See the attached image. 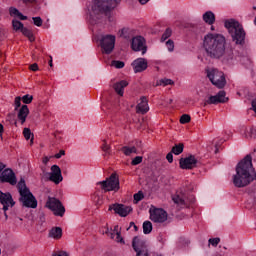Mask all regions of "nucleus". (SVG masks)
I'll return each mask as SVG.
<instances>
[{
	"instance_id": "nucleus-3",
	"label": "nucleus",
	"mask_w": 256,
	"mask_h": 256,
	"mask_svg": "<svg viewBox=\"0 0 256 256\" xmlns=\"http://www.w3.org/2000/svg\"><path fill=\"white\" fill-rule=\"evenodd\" d=\"M121 0H94L92 5V12L90 13V23L91 25H96L101 21L103 15L109 16L113 9H115Z\"/></svg>"
},
{
	"instance_id": "nucleus-31",
	"label": "nucleus",
	"mask_w": 256,
	"mask_h": 256,
	"mask_svg": "<svg viewBox=\"0 0 256 256\" xmlns=\"http://www.w3.org/2000/svg\"><path fill=\"white\" fill-rule=\"evenodd\" d=\"M151 231H153V224L151 223V221H145L143 223L144 235H149V233H151Z\"/></svg>"
},
{
	"instance_id": "nucleus-12",
	"label": "nucleus",
	"mask_w": 256,
	"mask_h": 256,
	"mask_svg": "<svg viewBox=\"0 0 256 256\" xmlns=\"http://www.w3.org/2000/svg\"><path fill=\"white\" fill-rule=\"evenodd\" d=\"M179 165L180 169H195L199 165V159L195 155H189L186 158H180Z\"/></svg>"
},
{
	"instance_id": "nucleus-58",
	"label": "nucleus",
	"mask_w": 256,
	"mask_h": 256,
	"mask_svg": "<svg viewBox=\"0 0 256 256\" xmlns=\"http://www.w3.org/2000/svg\"><path fill=\"white\" fill-rule=\"evenodd\" d=\"M3 37H5V30H0V41L3 40Z\"/></svg>"
},
{
	"instance_id": "nucleus-36",
	"label": "nucleus",
	"mask_w": 256,
	"mask_h": 256,
	"mask_svg": "<svg viewBox=\"0 0 256 256\" xmlns=\"http://www.w3.org/2000/svg\"><path fill=\"white\" fill-rule=\"evenodd\" d=\"M171 35H173V30H171V28H167L164 33L162 34L161 37V42H165L167 41V39H169V37H171Z\"/></svg>"
},
{
	"instance_id": "nucleus-1",
	"label": "nucleus",
	"mask_w": 256,
	"mask_h": 256,
	"mask_svg": "<svg viewBox=\"0 0 256 256\" xmlns=\"http://www.w3.org/2000/svg\"><path fill=\"white\" fill-rule=\"evenodd\" d=\"M203 49L209 59L221 61L224 65H233L235 53L233 49H227V39L223 34H206L203 38Z\"/></svg>"
},
{
	"instance_id": "nucleus-7",
	"label": "nucleus",
	"mask_w": 256,
	"mask_h": 256,
	"mask_svg": "<svg viewBox=\"0 0 256 256\" xmlns=\"http://www.w3.org/2000/svg\"><path fill=\"white\" fill-rule=\"evenodd\" d=\"M132 248L134 249L136 256H149L147 241L139 236L133 238Z\"/></svg>"
},
{
	"instance_id": "nucleus-5",
	"label": "nucleus",
	"mask_w": 256,
	"mask_h": 256,
	"mask_svg": "<svg viewBox=\"0 0 256 256\" xmlns=\"http://www.w3.org/2000/svg\"><path fill=\"white\" fill-rule=\"evenodd\" d=\"M206 74L212 85H215L218 89H223V87L227 85V80L225 79L223 71L217 68H209L206 70Z\"/></svg>"
},
{
	"instance_id": "nucleus-35",
	"label": "nucleus",
	"mask_w": 256,
	"mask_h": 256,
	"mask_svg": "<svg viewBox=\"0 0 256 256\" xmlns=\"http://www.w3.org/2000/svg\"><path fill=\"white\" fill-rule=\"evenodd\" d=\"M131 33H133V30L129 28H123L121 30L120 36H122L124 39H131Z\"/></svg>"
},
{
	"instance_id": "nucleus-23",
	"label": "nucleus",
	"mask_w": 256,
	"mask_h": 256,
	"mask_svg": "<svg viewBox=\"0 0 256 256\" xmlns=\"http://www.w3.org/2000/svg\"><path fill=\"white\" fill-rule=\"evenodd\" d=\"M129 85V82L127 80H122L120 82H116L114 84V91H116L117 94L120 95V97H123L124 89Z\"/></svg>"
},
{
	"instance_id": "nucleus-57",
	"label": "nucleus",
	"mask_w": 256,
	"mask_h": 256,
	"mask_svg": "<svg viewBox=\"0 0 256 256\" xmlns=\"http://www.w3.org/2000/svg\"><path fill=\"white\" fill-rule=\"evenodd\" d=\"M133 227L135 231H139V227H137V225H135V222H130V226L129 228Z\"/></svg>"
},
{
	"instance_id": "nucleus-19",
	"label": "nucleus",
	"mask_w": 256,
	"mask_h": 256,
	"mask_svg": "<svg viewBox=\"0 0 256 256\" xmlns=\"http://www.w3.org/2000/svg\"><path fill=\"white\" fill-rule=\"evenodd\" d=\"M132 67L134 69V73H143V71L148 67L147 59L137 58L132 62Z\"/></svg>"
},
{
	"instance_id": "nucleus-13",
	"label": "nucleus",
	"mask_w": 256,
	"mask_h": 256,
	"mask_svg": "<svg viewBox=\"0 0 256 256\" xmlns=\"http://www.w3.org/2000/svg\"><path fill=\"white\" fill-rule=\"evenodd\" d=\"M45 176L48 177L49 181H52V183H55V185H59V183L63 181L61 168L58 165H52L51 172H47Z\"/></svg>"
},
{
	"instance_id": "nucleus-62",
	"label": "nucleus",
	"mask_w": 256,
	"mask_h": 256,
	"mask_svg": "<svg viewBox=\"0 0 256 256\" xmlns=\"http://www.w3.org/2000/svg\"><path fill=\"white\" fill-rule=\"evenodd\" d=\"M114 233H116V234H117V233H121V231H119V226L116 225V226L114 227Z\"/></svg>"
},
{
	"instance_id": "nucleus-18",
	"label": "nucleus",
	"mask_w": 256,
	"mask_h": 256,
	"mask_svg": "<svg viewBox=\"0 0 256 256\" xmlns=\"http://www.w3.org/2000/svg\"><path fill=\"white\" fill-rule=\"evenodd\" d=\"M227 93L223 90L219 91L216 95L210 96L206 100L207 105H219V103H227L229 98L226 97Z\"/></svg>"
},
{
	"instance_id": "nucleus-38",
	"label": "nucleus",
	"mask_w": 256,
	"mask_h": 256,
	"mask_svg": "<svg viewBox=\"0 0 256 256\" xmlns=\"http://www.w3.org/2000/svg\"><path fill=\"white\" fill-rule=\"evenodd\" d=\"M23 135H24L26 141H29V139H31V143H33V133H31V129L24 128Z\"/></svg>"
},
{
	"instance_id": "nucleus-15",
	"label": "nucleus",
	"mask_w": 256,
	"mask_h": 256,
	"mask_svg": "<svg viewBox=\"0 0 256 256\" xmlns=\"http://www.w3.org/2000/svg\"><path fill=\"white\" fill-rule=\"evenodd\" d=\"M109 211H114L120 217H127V215L133 211V207L116 203L109 207Z\"/></svg>"
},
{
	"instance_id": "nucleus-11",
	"label": "nucleus",
	"mask_w": 256,
	"mask_h": 256,
	"mask_svg": "<svg viewBox=\"0 0 256 256\" xmlns=\"http://www.w3.org/2000/svg\"><path fill=\"white\" fill-rule=\"evenodd\" d=\"M0 183H9L10 185H17V176L11 168H6L0 174Z\"/></svg>"
},
{
	"instance_id": "nucleus-45",
	"label": "nucleus",
	"mask_w": 256,
	"mask_h": 256,
	"mask_svg": "<svg viewBox=\"0 0 256 256\" xmlns=\"http://www.w3.org/2000/svg\"><path fill=\"white\" fill-rule=\"evenodd\" d=\"M166 47L168 49V51L172 52L175 49V42H173V40L169 39L168 41H166Z\"/></svg>"
},
{
	"instance_id": "nucleus-55",
	"label": "nucleus",
	"mask_w": 256,
	"mask_h": 256,
	"mask_svg": "<svg viewBox=\"0 0 256 256\" xmlns=\"http://www.w3.org/2000/svg\"><path fill=\"white\" fill-rule=\"evenodd\" d=\"M63 155H65V150H60L59 153H57L55 155L56 159H61V157H63Z\"/></svg>"
},
{
	"instance_id": "nucleus-10",
	"label": "nucleus",
	"mask_w": 256,
	"mask_h": 256,
	"mask_svg": "<svg viewBox=\"0 0 256 256\" xmlns=\"http://www.w3.org/2000/svg\"><path fill=\"white\" fill-rule=\"evenodd\" d=\"M46 206L50 211L54 212L57 217H63L65 215V206L57 198H49Z\"/></svg>"
},
{
	"instance_id": "nucleus-42",
	"label": "nucleus",
	"mask_w": 256,
	"mask_h": 256,
	"mask_svg": "<svg viewBox=\"0 0 256 256\" xmlns=\"http://www.w3.org/2000/svg\"><path fill=\"white\" fill-rule=\"evenodd\" d=\"M21 99L25 105L33 103V95L26 94L23 97H21Z\"/></svg>"
},
{
	"instance_id": "nucleus-6",
	"label": "nucleus",
	"mask_w": 256,
	"mask_h": 256,
	"mask_svg": "<svg viewBox=\"0 0 256 256\" xmlns=\"http://www.w3.org/2000/svg\"><path fill=\"white\" fill-rule=\"evenodd\" d=\"M97 185L101 186V189L105 192L107 191H119V178L117 174L113 173L106 180L100 181Z\"/></svg>"
},
{
	"instance_id": "nucleus-56",
	"label": "nucleus",
	"mask_w": 256,
	"mask_h": 256,
	"mask_svg": "<svg viewBox=\"0 0 256 256\" xmlns=\"http://www.w3.org/2000/svg\"><path fill=\"white\" fill-rule=\"evenodd\" d=\"M18 17L21 21H27V16L23 15V13L19 12Z\"/></svg>"
},
{
	"instance_id": "nucleus-40",
	"label": "nucleus",
	"mask_w": 256,
	"mask_h": 256,
	"mask_svg": "<svg viewBox=\"0 0 256 256\" xmlns=\"http://www.w3.org/2000/svg\"><path fill=\"white\" fill-rule=\"evenodd\" d=\"M111 66L115 67L116 69H123L125 67V62L119 60H113L111 62Z\"/></svg>"
},
{
	"instance_id": "nucleus-16",
	"label": "nucleus",
	"mask_w": 256,
	"mask_h": 256,
	"mask_svg": "<svg viewBox=\"0 0 256 256\" xmlns=\"http://www.w3.org/2000/svg\"><path fill=\"white\" fill-rule=\"evenodd\" d=\"M150 219L154 223H165L167 220V211L163 208H155L152 212L150 211Z\"/></svg>"
},
{
	"instance_id": "nucleus-34",
	"label": "nucleus",
	"mask_w": 256,
	"mask_h": 256,
	"mask_svg": "<svg viewBox=\"0 0 256 256\" xmlns=\"http://www.w3.org/2000/svg\"><path fill=\"white\" fill-rule=\"evenodd\" d=\"M172 201H174V203L176 205H181V206L187 205V203L185 202V198H183V197H181L179 195L172 196Z\"/></svg>"
},
{
	"instance_id": "nucleus-60",
	"label": "nucleus",
	"mask_w": 256,
	"mask_h": 256,
	"mask_svg": "<svg viewBox=\"0 0 256 256\" xmlns=\"http://www.w3.org/2000/svg\"><path fill=\"white\" fill-rule=\"evenodd\" d=\"M141 5H147L149 3V0H138Z\"/></svg>"
},
{
	"instance_id": "nucleus-37",
	"label": "nucleus",
	"mask_w": 256,
	"mask_h": 256,
	"mask_svg": "<svg viewBox=\"0 0 256 256\" xmlns=\"http://www.w3.org/2000/svg\"><path fill=\"white\" fill-rule=\"evenodd\" d=\"M12 25L15 31H22L24 28L23 23L19 20H13Z\"/></svg>"
},
{
	"instance_id": "nucleus-33",
	"label": "nucleus",
	"mask_w": 256,
	"mask_h": 256,
	"mask_svg": "<svg viewBox=\"0 0 256 256\" xmlns=\"http://www.w3.org/2000/svg\"><path fill=\"white\" fill-rule=\"evenodd\" d=\"M17 115L15 113H9L6 116V121H8V123H10V125H15V127H17V119H16Z\"/></svg>"
},
{
	"instance_id": "nucleus-64",
	"label": "nucleus",
	"mask_w": 256,
	"mask_h": 256,
	"mask_svg": "<svg viewBox=\"0 0 256 256\" xmlns=\"http://www.w3.org/2000/svg\"><path fill=\"white\" fill-rule=\"evenodd\" d=\"M49 65H50L51 67H53V57H51V56H50Z\"/></svg>"
},
{
	"instance_id": "nucleus-50",
	"label": "nucleus",
	"mask_w": 256,
	"mask_h": 256,
	"mask_svg": "<svg viewBox=\"0 0 256 256\" xmlns=\"http://www.w3.org/2000/svg\"><path fill=\"white\" fill-rule=\"evenodd\" d=\"M9 13H10L11 16L15 15L16 17H18L20 12H19V10L17 8L10 7Z\"/></svg>"
},
{
	"instance_id": "nucleus-53",
	"label": "nucleus",
	"mask_w": 256,
	"mask_h": 256,
	"mask_svg": "<svg viewBox=\"0 0 256 256\" xmlns=\"http://www.w3.org/2000/svg\"><path fill=\"white\" fill-rule=\"evenodd\" d=\"M103 233H105L106 235H109L111 239H115V232H110L109 228H106V230Z\"/></svg>"
},
{
	"instance_id": "nucleus-54",
	"label": "nucleus",
	"mask_w": 256,
	"mask_h": 256,
	"mask_svg": "<svg viewBox=\"0 0 256 256\" xmlns=\"http://www.w3.org/2000/svg\"><path fill=\"white\" fill-rule=\"evenodd\" d=\"M30 70L31 71H39V65H37V63L30 65Z\"/></svg>"
},
{
	"instance_id": "nucleus-29",
	"label": "nucleus",
	"mask_w": 256,
	"mask_h": 256,
	"mask_svg": "<svg viewBox=\"0 0 256 256\" xmlns=\"http://www.w3.org/2000/svg\"><path fill=\"white\" fill-rule=\"evenodd\" d=\"M122 153H124V155H126V157H129V155H131L132 153L137 154V148L135 146L129 147V146H123L121 148Z\"/></svg>"
},
{
	"instance_id": "nucleus-48",
	"label": "nucleus",
	"mask_w": 256,
	"mask_h": 256,
	"mask_svg": "<svg viewBox=\"0 0 256 256\" xmlns=\"http://www.w3.org/2000/svg\"><path fill=\"white\" fill-rule=\"evenodd\" d=\"M32 19L36 27H41V25H43V19H41V17H33Z\"/></svg>"
},
{
	"instance_id": "nucleus-24",
	"label": "nucleus",
	"mask_w": 256,
	"mask_h": 256,
	"mask_svg": "<svg viewBox=\"0 0 256 256\" xmlns=\"http://www.w3.org/2000/svg\"><path fill=\"white\" fill-rule=\"evenodd\" d=\"M48 237H51L52 239H61V237H63V229L61 227L51 228Z\"/></svg>"
},
{
	"instance_id": "nucleus-9",
	"label": "nucleus",
	"mask_w": 256,
	"mask_h": 256,
	"mask_svg": "<svg viewBox=\"0 0 256 256\" xmlns=\"http://www.w3.org/2000/svg\"><path fill=\"white\" fill-rule=\"evenodd\" d=\"M19 201L22 203V207H26L27 209H37V198H35L31 190L22 192Z\"/></svg>"
},
{
	"instance_id": "nucleus-30",
	"label": "nucleus",
	"mask_w": 256,
	"mask_h": 256,
	"mask_svg": "<svg viewBox=\"0 0 256 256\" xmlns=\"http://www.w3.org/2000/svg\"><path fill=\"white\" fill-rule=\"evenodd\" d=\"M183 149H185V145L183 143H178L172 147L171 151L174 155H181V153H183Z\"/></svg>"
},
{
	"instance_id": "nucleus-43",
	"label": "nucleus",
	"mask_w": 256,
	"mask_h": 256,
	"mask_svg": "<svg viewBox=\"0 0 256 256\" xmlns=\"http://www.w3.org/2000/svg\"><path fill=\"white\" fill-rule=\"evenodd\" d=\"M209 245H212V247H217L219 243H221V238L216 237V238H210L208 240Z\"/></svg>"
},
{
	"instance_id": "nucleus-63",
	"label": "nucleus",
	"mask_w": 256,
	"mask_h": 256,
	"mask_svg": "<svg viewBox=\"0 0 256 256\" xmlns=\"http://www.w3.org/2000/svg\"><path fill=\"white\" fill-rule=\"evenodd\" d=\"M3 131H4L3 124L0 123V135L3 133Z\"/></svg>"
},
{
	"instance_id": "nucleus-4",
	"label": "nucleus",
	"mask_w": 256,
	"mask_h": 256,
	"mask_svg": "<svg viewBox=\"0 0 256 256\" xmlns=\"http://www.w3.org/2000/svg\"><path fill=\"white\" fill-rule=\"evenodd\" d=\"M224 26L227 28L229 35H231L232 41L236 45H245V30L239 21L231 18L225 20Z\"/></svg>"
},
{
	"instance_id": "nucleus-25",
	"label": "nucleus",
	"mask_w": 256,
	"mask_h": 256,
	"mask_svg": "<svg viewBox=\"0 0 256 256\" xmlns=\"http://www.w3.org/2000/svg\"><path fill=\"white\" fill-rule=\"evenodd\" d=\"M245 139H256V127L250 126L244 129Z\"/></svg>"
},
{
	"instance_id": "nucleus-47",
	"label": "nucleus",
	"mask_w": 256,
	"mask_h": 256,
	"mask_svg": "<svg viewBox=\"0 0 256 256\" xmlns=\"http://www.w3.org/2000/svg\"><path fill=\"white\" fill-rule=\"evenodd\" d=\"M21 101H22V98L21 96H18L15 98L14 100V105H15V111H19V107H21Z\"/></svg>"
},
{
	"instance_id": "nucleus-61",
	"label": "nucleus",
	"mask_w": 256,
	"mask_h": 256,
	"mask_svg": "<svg viewBox=\"0 0 256 256\" xmlns=\"http://www.w3.org/2000/svg\"><path fill=\"white\" fill-rule=\"evenodd\" d=\"M43 163H44V165H47L49 163V157H44Z\"/></svg>"
},
{
	"instance_id": "nucleus-52",
	"label": "nucleus",
	"mask_w": 256,
	"mask_h": 256,
	"mask_svg": "<svg viewBox=\"0 0 256 256\" xmlns=\"http://www.w3.org/2000/svg\"><path fill=\"white\" fill-rule=\"evenodd\" d=\"M173 152H169L167 155H166V159L168 161V163H172L173 162Z\"/></svg>"
},
{
	"instance_id": "nucleus-49",
	"label": "nucleus",
	"mask_w": 256,
	"mask_h": 256,
	"mask_svg": "<svg viewBox=\"0 0 256 256\" xmlns=\"http://www.w3.org/2000/svg\"><path fill=\"white\" fill-rule=\"evenodd\" d=\"M115 241L116 243H122V245H125V240L121 237V232H117Z\"/></svg>"
},
{
	"instance_id": "nucleus-2",
	"label": "nucleus",
	"mask_w": 256,
	"mask_h": 256,
	"mask_svg": "<svg viewBox=\"0 0 256 256\" xmlns=\"http://www.w3.org/2000/svg\"><path fill=\"white\" fill-rule=\"evenodd\" d=\"M252 161L253 157H251V154H248L237 164L236 174L233 176L234 187L242 189L250 185L252 181H255L256 174Z\"/></svg>"
},
{
	"instance_id": "nucleus-14",
	"label": "nucleus",
	"mask_w": 256,
	"mask_h": 256,
	"mask_svg": "<svg viewBox=\"0 0 256 256\" xmlns=\"http://www.w3.org/2000/svg\"><path fill=\"white\" fill-rule=\"evenodd\" d=\"M0 203L2 205L3 211H9V207H15V202L13 200V196L11 193L6 192L3 193V191L0 190Z\"/></svg>"
},
{
	"instance_id": "nucleus-22",
	"label": "nucleus",
	"mask_w": 256,
	"mask_h": 256,
	"mask_svg": "<svg viewBox=\"0 0 256 256\" xmlns=\"http://www.w3.org/2000/svg\"><path fill=\"white\" fill-rule=\"evenodd\" d=\"M136 109L139 113H142V115H145V113L149 111V103H148L147 97L142 96L140 98V103H138V105L136 106Z\"/></svg>"
},
{
	"instance_id": "nucleus-17",
	"label": "nucleus",
	"mask_w": 256,
	"mask_h": 256,
	"mask_svg": "<svg viewBox=\"0 0 256 256\" xmlns=\"http://www.w3.org/2000/svg\"><path fill=\"white\" fill-rule=\"evenodd\" d=\"M131 49L134 51H142V55L147 53V46H145V38L143 36H136L132 38Z\"/></svg>"
},
{
	"instance_id": "nucleus-21",
	"label": "nucleus",
	"mask_w": 256,
	"mask_h": 256,
	"mask_svg": "<svg viewBox=\"0 0 256 256\" xmlns=\"http://www.w3.org/2000/svg\"><path fill=\"white\" fill-rule=\"evenodd\" d=\"M29 116V106L24 104L18 109V120L20 121L21 125H24L25 121H27V117Z\"/></svg>"
},
{
	"instance_id": "nucleus-39",
	"label": "nucleus",
	"mask_w": 256,
	"mask_h": 256,
	"mask_svg": "<svg viewBox=\"0 0 256 256\" xmlns=\"http://www.w3.org/2000/svg\"><path fill=\"white\" fill-rule=\"evenodd\" d=\"M101 149H102V151H104V153H106V155L111 154V146L109 144H107L106 139L103 140V144L101 146Z\"/></svg>"
},
{
	"instance_id": "nucleus-26",
	"label": "nucleus",
	"mask_w": 256,
	"mask_h": 256,
	"mask_svg": "<svg viewBox=\"0 0 256 256\" xmlns=\"http://www.w3.org/2000/svg\"><path fill=\"white\" fill-rule=\"evenodd\" d=\"M203 21L208 25H213L215 23V14L212 11H207L203 14Z\"/></svg>"
},
{
	"instance_id": "nucleus-20",
	"label": "nucleus",
	"mask_w": 256,
	"mask_h": 256,
	"mask_svg": "<svg viewBox=\"0 0 256 256\" xmlns=\"http://www.w3.org/2000/svg\"><path fill=\"white\" fill-rule=\"evenodd\" d=\"M235 61H239L240 63H242V65H245L246 67H249V65H251V59L249 58V56H247V52L245 51L236 52V54H234L233 63Z\"/></svg>"
},
{
	"instance_id": "nucleus-59",
	"label": "nucleus",
	"mask_w": 256,
	"mask_h": 256,
	"mask_svg": "<svg viewBox=\"0 0 256 256\" xmlns=\"http://www.w3.org/2000/svg\"><path fill=\"white\" fill-rule=\"evenodd\" d=\"M5 164L3 162H0V174L2 173L3 169H5Z\"/></svg>"
},
{
	"instance_id": "nucleus-44",
	"label": "nucleus",
	"mask_w": 256,
	"mask_h": 256,
	"mask_svg": "<svg viewBox=\"0 0 256 256\" xmlns=\"http://www.w3.org/2000/svg\"><path fill=\"white\" fill-rule=\"evenodd\" d=\"M190 121H191V116L188 114H184L180 118V123H182V125H185V123H189Z\"/></svg>"
},
{
	"instance_id": "nucleus-41",
	"label": "nucleus",
	"mask_w": 256,
	"mask_h": 256,
	"mask_svg": "<svg viewBox=\"0 0 256 256\" xmlns=\"http://www.w3.org/2000/svg\"><path fill=\"white\" fill-rule=\"evenodd\" d=\"M144 197H145V195L143 194L142 191H139L136 194H134L135 205H137V203H139V201H143Z\"/></svg>"
},
{
	"instance_id": "nucleus-27",
	"label": "nucleus",
	"mask_w": 256,
	"mask_h": 256,
	"mask_svg": "<svg viewBox=\"0 0 256 256\" xmlns=\"http://www.w3.org/2000/svg\"><path fill=\"white\" fill-rule=\"evenodd\" d=\"M17 189H18L19 195H22L23 193H27V191H29V188L25 183V178L20 179V181L17 184Z\"/></svg>"
},
{
	"instance_id": "nucleus-32",
	"label": "nucleus",
	"mask_w": 256,
	"mask_h": 256,
	"mask_svg": "<svg viewBox=\"0 0 256 256\" xmlns=\"http://www.w3.org/2000/svg\"><path fill=\"white\" fill-rule=\"evenodd\" d=\"M21 33L25 36L28 37L29 41H31V43H33V41H35V37L33 36V32H31V30H29L28 28H22Z\"/></svg>"
},
{
	"instance_id": "nucleus-46",
	"label": "nucleus",
	"mask_w": 256,
	"mask_h": 256,
	"mask_svg": "<svg viewBox=\"0 0 256 256\" xmlns=\"http://www.w3.org/2000/svg\"><path fill=\"white\" fill-rule=\"evenodd\" d=\"M140 163H143V156H136V157L131 161V165H140Z\"/></svg>"
},
{
	"instance_id": "nucleus-8",
	"label": "nucleus",
	"mask_w": 256,
	"mask_h": 256,
	"mask_svg": "<svg viewBox=\"0 0 256 256\" xmlns=\"http://www.w3.org/2000/svg\"><path fill=\"white\" fill-rule=\"evenodd\" d=\"M115 35L107 34L103 35L100 39V46L102 49V53L106 55H111L113 53V49H115Z\"/></svg>"
},
{
	"instance_id": "nucleus-28",
	"label": "nucleus",
	"mask_w": 256,
	"mask_h": 256,
	"mask_svg": "<svg viewBox=\"0 0 256 256\" xmlns=\"http://www.w3.org/2000/svg\"><path fill=\"white\" fill-rule=\"evenodd\" d=\"M167 85H175V82L169 78H162L156 82V86L167 87Z\"/></svg>"
},
{
	"instance_id": "nucleus-51",
	"label": "nucleus",
	"mask_w": 256,
	"mask_h": 256,
	"mask_svg": "<svg viewBox=\"0 0 256 256\" xmlns=\"http://www.w3.org/2000/svg\"><path fill=\"white\" fill-rule=\"evenodd\" d=\"M52 256H69V253L67 251L53 252Z\"/></svg>"
}]
</instances>
